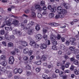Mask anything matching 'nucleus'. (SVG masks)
<instances>
[{
	"label": "nucleus",
	"mask_w": 79,
	"mask_h": 79,
	"mask_svg": "<svg viewBox=\"0 0 79 79\" xmlns=\"http://www.w3.org/2000/svg\"><path fill=\"white\" fill-rule=\"evenodd\" d=\"M51 24L53 26H58L59 25L58 24L56 23H52Z\"/></svg>",
	"instance_id": "38"
},
{
	"label": "nucleus",
	"mask_w": 79,
	"mask_h": 79,
	"mask_svg": "<svg viewBox=\"0 0 79 79\" xmlns=\"http://www.w3.org/2000/svg\"><path fill=\"white\" fill-rule=\"evenodd\" d=\"M59 48L62 50H64L66 49L65 46L63 44H61L59 47Z\"/></svg>",
	"instance_id": "16"
},
{
	"label": "nucleus",
	"mask_w": 79,
	"mask_h": 79,
	"mask_svg": "<svg viewBox=\"0 0 79 79\" xmlns=\"http://www.w3.org/2000/svg\"><path fill=\"white\" fill-rule=\"evenodd\" d=\"M32 63V60H28L27 62L25 63L26 64H31Z\"/></svg>",
	"instance_id": "42"
},
{
	"label": "nucleus",
	"mask_w": 79,
	"mask_h": 79,
	"mask_svg": "<svg viewBox=\"0 0 79 79\" xmlns=\"http://www.w3.org/2000/svg\"><path fill=\"white\" fill-rule=\"evenodd\" d=\"M64 7L66 9H68V6H69V4H66L64 3Z\"/></svg>",
	"instance_id": "37"
},
{
	"label": "nucleus",
	"mask_w": 79,
	"mask_h": 79,
	"mask_svg": "<svg viewBox=\"0 0 79 79\" xmlns=\"http://www.w3.org/2000/svg\"><path fill=\"white\" fill-rule=\"evenodd\" d=\"M42 78L44 79H47L48 78V76L47 75L43 74L42 75Z\"/></svg>",
	"instance_id": "29"
},
{
	"label": "nucleus",
	"mask_w": 79,
	"mask_h": 79,
	"mask_svg": "<svg viewBox=\"0 0 79 79\" xmlns=\"http://www.w3.org/2000/svg\"><path fill=\"white\" fill-rule=\"evenodd\" d=\"M19 43L23 47H26L27 45V43L25 41H19Z\"/></svg>",
	"instance_id": "14"
},
{
	"label": "nucleus",
	"mask_w": 79,
	"mask_h": 79,
	"mask_svg": "<svg viewBox=\"0 0 79 79\" xmlns=\"http://www.w3.org/2000/svg\"><path fill=\"white\" fill-rule=\"evenodd\" d=\"M8 73H9L7 76L8 77H12V74H11V73H10V72H8Z\"/></svg>",
	"instance_id": "48"
},
{
	"label": "nucleus",
	"mask_w": 79,
	"mask_h": 79,
	"mask_svg": "<svg viewBox=\"0 0 79 79\" xmlns=\"http://www.w3.org/2000/svg\"><path fill=\"white\" fill-rule=\"evenodd\" d=\"M28 58H29L27 56H25L23 58V60L25 61H27V60H28Z\"/></svg>",
	"instance_id": "47"
},
{
	"label": "nucleus",
	"mask_w": 79,
	"mask_h": 79,
	"mask_svg": "<svg viewBox=\"0 0 79 79\" xmlns=\"http://www.w3.org/2000/svg\"><path fill=\"white\" fill-rule=\"evenodd\" d=\"M70 69L72 71H73V70L74 71L75 69H76V67L73 65H72L70 67Z\"/></svg>",
	"instance_id": "18"
},
{
	"label": "nucleus",
	"mask_w": 79,
	"mask_h": 79,
	"mask_svg": "<svg viewBox=\"0 0 79 79\" xmlns=\"http://www.w3.org/2000/svg\"><path fill=\"white\" fill-rule=\"evenodd\" d=\"M54 15L53 13H51L49 14V16L50 18H52L54 17Z\"/></svg>",
	"instance_id": "25"
},
{
	"label": "nucleus",
	"mask_w": 79,
	"mask_h": 79,
	"mask_svg": "<svg viewBox=\"0 0 79 79\" xmlns=\"http://www.w3.org/2000/svg\"><path fill=\"white\" fill-rule=\"evenodd\" d=\"M11 20L10 19H9L8 21H5L4 23H3V24L4 25H6V24H7V26H11Z\"/></svg>",
	"instance_id": "10"
},
{
	"label": "nucleus",
	"mask_w": 79,
	"mask_h": 79,
	"mask_svg": "<svg viewBox=\"0 0 79 79\" xmlns=\"http://www.w3.org/2000/svg\"><path fill=\"white\" fill-rule=\"evenodd\" d=\"M27 23V19H25V20H24V23H21V27L22 28H23V29L24 31H25V30H27V27H26L24 25V23Z\"/></svg>",
	"instance_id": "6"
},
{
	"label": "nucleus",
	"mask_w": 79,
	"mask_h": 79,
	"mask_svg": "<svg viewBox=\"0 0 79 79\" xmlns=\"http://www.w3.org/2000/svg\"><path fill=\"white\" fill-rule=\"evenodd\" d=\"M2 2L3 3H8L9 1L6 0H2Z\"/></svg>",
	"instance_id": "57"
},
{
	"label": "nucleus",
	"mask_w": 79,
	"mask_h": 79,
	"mask_svg": "<svg viewBox=\"0 0 79 79\" xmlns=\"http://www.w3.org/2000/svg\"><path fill=\"white\" fill-rule=\"evenodd\" d=\"M13 34H16L18 36H21L22 34H21V32L20 31H18V30H16L15 31H13L12 32Z\"/></svg>",
	"instance_id": "9"
},
{
	"label": "nucleus",
	"mask_w": 79,
	"mask_h": 79,
	"mask_svg": "<svg viewBox=\"0 0 79 79\" xmlns=\"http://www.w3.org/2000/svg\"><path fill=\"white\" fill-rule=\"evenodd\" d=\"M64 58L65 60H68L69 59V57L67 55H65L64 56Z\"/></svg>",
	"instance_id": "62"
},
{
	"label": "nucleus",
	"mask_w": 79,
	"mask_h": 79,
	"mask_svg": "<svg viewBox=\"0 0 79 79\" xmlns=\"http://www.w3.org/2000/svg\"><path fill=\"white\" fill-rule=\"evenodd\" d=\"M74 63L76 65H77V64L79 63V62H78V60H74Z\"/></svg>",
	"instance_id": "39"
},
{
	"label": "nucleus",
	"mask_w": 79,
	"mask_h": 79,
	"mask_svg": "<svg viewBox=\"0 0 79 79\" xmlns=\"http://www.w3.org/2000/svg\"><path fill=\"white\" fill-rule=\"evenodd\" d=\"M76 48L74 46H71L69 47V49L71 51H75V52H74V53H79V50L77 49H76Z\"/></svg>",
	"instance_id": "5"
},
{
	"label": "nucleus",
	"mask_w": 79,
	"mask_h": 79,
	"mask_svg": "<svg viewBox=\"0 0 79 79\" xmlns=\"http://www.w3.org/2000/svg\"><path fill=\"white\" fill-rule=\"evenodd\" d=\"M30 45L31 46H33L35 47V48H38L39 47V45L38 44H37L34 41H31L30 43Z\"/></svg>",
	"instance_id": "4"
},
{
	"label": "nucleus",
	"mask_w": 79,
	"mask_h": 79,
	"mask_svg": "<svg viewBox=\"0 0 79 79\" xmlns=\"http://www.w3.org/2000/svg\"><path fill=\"white\" fill-rule=\"evenodd\" d=\"M72 53V52L70 51H68L67 54L68 55H70Z\"/></svg>",
	"instance_id": "56"
},
{
	"label": "nucleus",
	"mask_w": 79,
	"mask_h": 79,
	"mask_svg": "<svg viewBox=\"0 0 79 79\" xmlns=\"http://www.w3.org/2000/svg\"><path fill=\"white\" fill-rule=\"evenodd\" d=\"M30 75H31V72L28 71L27 72V76H29Z\"/></svg>",
	"instance_id": "51"
},
{
	"label": "nucleus",
	"mask_w": 79,
	"mask_h": 79,
	"mask_svg": "<svg viewBox=\"0 0 79 79\" xmlns=\"http://www.w3.org/2000/svg\"><path fill=\"white\" fill-rule=\"evenodd\" d=\"M34 23L33 21H31L30 22L29 24H28L27 25L28 27H31V26H32V25H33Z\"/></svg>",
	"instance_id": "23"
},
{
	"label": "nucleus",
	"mask_w": 79,
	"mask_h": 79,
	"mask_svg": "<svg viewBox=\"0 0 79 79\" xmlns=\"http://www.w3.org/2000/svg\"><path fill=\"white\" fill-rule=\"evenodd\" d=\"M41 49L42 50H44V49H46L47 48V46L46 44H41V46L40 47Z\"/></svg>",
	"instance_id": "13"
},
{
	"label": "nucleus",
	"mask_w": 79,
	"mask_h": 79,
	"mask_svg": "<svg viewBox=\"0 0 79 79\" xmlns=\"http://www.w3.org/2000/svg\"><path fill=\"white\" fill-rule=\"evenodd\" d=\"M61 38V36L60 35L58 34L57 37L56 35H53V34H52L51 36L50 39L51 40L53 41L54 40H60Z\"/></svg>",
	"instance_id": "2"
},
{
	"label": "nucleus",
	"mask_w": 79,
	"mask_h": 79,
	"mask_svg": "<svg viewBox=\"0 0 79 79\" xmlns=\"http://www.w3.org/2000/svg\"><path fill=\"white\" fill-rule=\"evenodd\" d=\"M14 73V74H17L18 73V69H15L13 70Z\"/></svg>",
	"instance_id": "31"
},
{
	"label": "nucleus",
	"mask_w": 79,
	"mask_h": 79,
	"mask_svg": "<svg viewBox=\"0 0 79 79\" xmlns=\"http://www.w3.org/2000/svg\"><path fill=\"white\" fill-rule=\"evenodd\" d=\"M32 33V30H30L27 31V33L29 35L31 34Z\"/></svg>",
	"instance_id": "50"
},
{
	"label": "nucleus",
	"mask_w": 79,
	"mask_h": 79,
	"mask_svg": "<svg viewBox=\"0 0 79 79\" xmlns=\"http://www.w3.org/2000/svg\"><path fill=\"white\" fill-rule=\"evenodd\" d=\"M28 55L29 56H31L32 55V53H33V51L30 50L29 51H28Z\"/></svg>",
	"instance_id": "32"
},
{
	"label": "nucleus",
	"mask_w": 79,
	"mask_h": 79,
	"mask_svg": "<svg viewBox=\"0 0 79 79\" xmlns=\"http://www.w3.org/2000/svg\"><path fill=\"white\" fill-rule=\"evenodd\" d=\"M7 19V18H6V17L5 18H3V17L0 15V21H3L4 20H6Z\"/></svg>",
	"instance_id": "21"
},
{
	"label": "nucleus",
	"mask_w": 79,
	"mask_h": 79,
	"mask_svg": "<svg viewBox=\"0 0 79 79\" xmlns=\"http://www.w3.org/2000/svg\"><path fill=\"white\" fill-rule=\"evenodd\" d=\"M35 7L36 9H39L40 7V5H35Z\"/></svg>",
	"instance_id": "52"
},
{
	"label": "nucleus",
	"mask_w": 79,
	"mask_h": 79,
	"mask_svg": "<svg viewBox=\"0 0 79 79\" xmlns=\"http://www.w3.org/2000/svg\"><path fill=\"white\" fill-rule=\"evenodd\" d=\"M52 48L53 50H56L57 49V47L56 46L54 45L52 47Z\"/></svg>",
	"instance_id": "44"
},
{
	"label": "nucleus",
	"mask_w": 79,
	"mask_h": 79,
	"mask_svg": "<svg viewBox=\"0 0 79 79\" xmlns=\"http://www.w3.org/2000/svg\"><path fill=\"white\" fill-rule=\"evenodd\" d=\"M1 72H5L6 73H7V71H6L5 69V68L3 67L1 69Z\"/></svg>",
	"instance_id": "27"
},
{
	"label": "nucleus",
	"mask_w": 79,
	"mask_h": 79,
	"mask_svg": "<svg viewBox=\"0 0 79 79\" xmlns=\"http://www.w3.org/2000/svg\"><path fill=\"white\" fill-rule=\"evenodd\" d=\"M8 46L9 47H13V44L11 42H10L8 43Z\"/></svg>",
	"instance_id": "26"
},
{
	"label": "nucleus",
	"mask_w": 79,
	"mask_h": 79,
	"mask_svg": "<svg viewBox=\"0 0 79 79\" xmlns=\"http://www.w3.org/2000/svg\"><path fill=\"white\" fill-rule=\"evenodd\" d=\"M61 40H62V42H64L65 41V39L64 38L62 37L61 38Z\"/></svg>",
	"instance_id": "63"
},
{
	"label": "nucleus",
	"mask_w": 79,
	"mask_h": 79,
	"mask_svg": "<svg viewBox=\"0 0 79 79\" xmlns=\"http://www.w3.org/2000/svg\"><path fill=\"white\" fill-rule=\"evenodd\" d=\"M26 69H31V67L29 65H27L26 66Z\"/></svg>",
	"instance_id": "34"
},
{
	"label": "nucleus",
	"mask_w": 79,
	"mask_h": 79,
	"mask_svg": "<svg viewBox=\"0 0 79 79\" xmlns=\"http://www.w3.org/2000/svg\"><path fill=\"white\" fill-rule=\"evenodd\" d=\"M1 64L3 66H5L7 65V62L6 61H4L1 63Z\"/></svg>",
	"instance_id": "24"
},
{
	"label": "nucleus",
	"mask_w": 79,
	"mask_h": 79,
	"mask_svg": "<svg viewBox=\"0 0 79 79\" xmlns=\"http://www.w3.org/2000/svg\"><path fill=\"white\" fill-rule=\"evenodd\" d=\"M56 10L58 13L55 17V19L63 18L65 16L64 15H66V13H67L66 10L63 9L62 7L60 6L57 7Z\"/></svg>",
	"instance_id": "1"
},
{
	"label": "nucleus",
	"mask_w": 79,
	"mask_h": 79,
	"mask_svg": "<svg viewBox=\"0 0 79 79\" xmlns=\"http://www.w3.org/2000/svg\"><path fill=\"white\" fill-rule=\"evenodd\" d=\"M35 64H36L37 65H40L41 64V61L39 60L38 61H37L35 62Z\"/></svg>",
	"instance_id": "33"
},
{
	"label": "nucleus",
	"mask_w": 79,
	"mask_h": 79,
	"mask_svg": "<svg viewBox=\"0 0 79 79\" xmlns=\"http://www.w3.org/2000/svg\"><path fill=\"white\" fill-rule=\"evenodd\" d=\"M6 58V57L5 56L3 55H2L0 56V59H1V60H5Z\"/></svg>",
	"instance_id": "28"
},
{
	"label": "nucleus",
	"mask_w": 79,
	"mask_h": 79,
	"mask_svg": "<svg viewBox=\"0 0 79 79\" xmlns=\"http://www.w3.org/2000/svg\"><path fill=\"white\" fill-rule=\"evenodd\" d=\"M0 32L1 33V34L2 35H3L5 34V31L3 30H2L0 31Z\"/></svg>",
	"instance_id": "43"
},
{
	"label": "nucleus",
	"mask_w": 79,
	"mask_h": 79,
	"mask_svg": "<svg viewBox=\"0 0 79 79\" xmlns=\"http://www.w3.org/2000/svg\"><path fill=\"white\" fill-rule=\"evenodd\" d=\"M71 64V63L69 62H67L66 63L65 65V67L66 68H68L69 67V65Z\"/></svg>",
	"instance_id": "20"
},
{
	"label": "nucleus",
	"mask_w": 79,
	"mask_h": 79,
	"mask_svg": "<svg viewBox=\"0 0 79 79\" xmlns=\"http://www.w3.org/2000/svg\"><path fill=\"white\" fill-rule=\"evenodd\" d=\"M47 32V30L46 29H44L43 30V34H46V32Z\"/></svg>",
	"instance_id": "61"
},
{
	"label": "nucleus",
	"mask_w": 79,
	"mask_h": 79,
	"mask_svg": "<svg viewBox=\"0 0 79 79\" xmlns=\"http://www.w3.org/2000/svg\"><path fill=\"white\" fill-rule=\"evenodd\" d=\"M35 37L36 40L39 41L42 38V35L40 34H38L35 36Z\"/></svg>",
	"instance_id": "11"
},
{
	"label": "nucleus",
	"mask_w": 79,
	"mask_h": 79,
	"mask_svg": "<svg viewBox=\"0 0 79 79\" xmlns=\"http://www.w3.org/2000/svg\"><path fill=\"white\" fill-rule=\"evenodd\" d=\"M75 38L76 39V40H79V35H77L75 36Z\"/></svg>",
	"instance_id": "58"
},
{
	"label": "nucleus",
	"mask_w": 79,
	"mask_h": 79,
	"mask_svg": "<svg viewBox=\"0 0 79 79\" xmlns=\"http://www.w3.org/2000/svg\"><path fill=\"white\" fill-rule=\"evenodd\" d=\"M15 52L16 53H18V52H19V49L16 48H15Z\"/></svg>",
	"instance_id": "60"
},
{
	"label": "nucleus",
	"mask_w": 79,
	"mask_h": 79,
	"mask_svg": "<svg viewBox=\"0 0 79 79\" xmlns=\"http://www.w3.org/2000/svg\"><path fill=\"white\" fill-rule=\"evenodd\" d=\"M12 23L13 24H14L15 26H18L19 21L17 20H15Z\"/></svg>",
	"instance_id": "15"
},
{
	"label": "nucleus",
	"mask_w": 79,
	"mask_h": 79,
	"mask_svg": "<svg viewBox=\"0 0 79 79\" xmlns=\"http://www.w3.org/2000/svg\"><path fill=\"white\" fill-rule=\"evenodd\" d=\"M40 5L41 6H44L45 5V2L44 1H42L40 2Z\"/></svg>",
	"instance_id": "40"
},
{
	"label": "nucleus",
	"mask_w": 79,
	"mask_h": 79,
	"mask_svg": "<svg viewBox=\"0 0 79 79\" xmlns=\"http://www.w3.org/2000/svg\"><path fill=\"white\" fill-rule=\"evenodd\" d=\"M70 41L71 42V45L75 46L77 44L76 43L74 42L76 41V39L75 38H71L70 39Z\"/></svg>",
	"instance_id": "7"
},
{
	"label": "nucleus",
	"mask_w": 79,
	"mask_h": 79,
	"mask_svg": "<svg viewBox=\"0 0 79 79\" xmlns=\"http://www.w3.org/2000/svg\"><path fill=\"white\" fill-rule=\"evenodd\" d=\"M35 29L36 31H39V30H40V26L39 25H37L35 26Z\"/></svg>",
	"instance_id": "30"
},
{
	"label": "nucleus",
	"mask_w": 79,
	"mask_h": 79,
	"mask_svg": "<svg viewBox=\"0 0 79 79\" xmlns=\"http://www.w3.org/2000/svg\"><path fill=\"white\" fill-rule=\"evenodd\" d=\"M59 75L60 77H62L63 76V72L61 71L59 72Z\"/></svg>",
	"instance_id": "45"
},
{
	"label": "nucleus",
	"mask_w": 79,
	"mask_h": 79,
	"mask_svg": "<svg viewBox=\"0 0 79 79\" xmlns=\"http://www.w3.org/2000/svg\"><path fill=\"white\" fill-rule=\"evenodd\" d=\"M30 17L31 18H35L36 17V14L34 12H33L32 13L31 15H30Z\"/></svg>",
	"instance_id": "19"
},
{
	"label": "nucleus",
	"mask_w": 79,
	"mask_h": 79,
	"mask_svg": "<svg viewBox=\"0 0 79 79\" xmlns=\"http://www.w3.org/2000/svg\"><path fill=\"white\" fill-rule=\"evenodd\" d=\"M18 73L19 74H21L23 73V70L22 69H18Z\"/></svg>",
	"instance_id": "36"
},
{
	"label": "nucleus",
	"mask_w": 79,
	"mask_h": 79,
	"mask_svg": "<svg viewBox=\"0 0 79 79\" xmlns=\"http://www.w3.org/2000/svg\"><path fill=\"white\" fill-rule=\"evenodd\" d=\"M48 10H51L52 12L53 13H55V12L56 11V8L55 7H54L52 8V6L51 5H49L48 6Z\"/></svg>",
	"instance_id": "8"
},
{
	"label": "nucleus",
	"mask_w": 79,
	"mask_h": 79,
	"mask_svg": "<svg viewBox=\"0 0 79 79\" xmlns=\"http://www.w3.org/2000/svg\"><path fill=\"white\" fill-rule=\"evenodd\" d=\"M6 39L7 40H10V36L8 34H6L5 35Z\"/></svg>",
	"instance_id": "41"
},
{
	"label": "nucleus",
	"mask_w": 79,
	"mask_h": 79,
	"mask_svg": "<svg viewBox=\"0 0 79 79\" xmlns=\"http://www.w3.org/2000/svg\"><path fill=\"white\" fill-rule=\"evenodd\" d=\"M15 61V58L12 56H10L9 59V63L10 64H13L14 63Z\"/></svg>",
	"instance_id": "12"
},
{
	"label": "nucleus",
	"mask_w": 79,
	"mask_h": 79,
	"mask_svg": "<svg viewBox=\"0 0 79 79\" xmlns=\"http://www.w3.org/2000/svg\"><path fill=\"white\" fill-rule=\"evenodd\" d=\"M25 13H27V14L29 13L30 12V9H27L25 10Z\"/></svg>",
	"instance_id": "55"
},
{
	"label": "nucleus",
	"mask_w": 79,
	"mask_h": 79,
	"mask_svg": "<svg viewBox=\"0 0 79 79\" xmlns=\"http://www.w3.org/2000/svg\"><path fill=\"white\" fill-rule=\"evenodd\" d=\"M65 44L66 45H69V44H70V41H66V43Z\"/></svg>",
	"instance_id": "49"
},
{
	"label": "nucleus",
	"mask_w": 79,
	"mask_h": 79,
	"mask_svg": "<svg viewBox=\"0 0 79 79\" xmlns=\"http://www.w3.org/2000/svg\"><path fill=\"white\" fill-rule=\"evenodd\" d=\"M62 77L63 79H66V78H67V76H66V75H63Z\"/></svg>",
	"instance_id": "64"
},
{
	"label": "nucleus",
	"mask_w": 79,
	"mask_h": 79,
	"mask_svg": "<svg viewBox=\"0 0 79 79\" xmlns=\"http://www.w3.org/2000/svg\"><path fill=\"white\" fill-rule=\"evenodd\" d=\"M74 72L75 74H76L77 75H78L79 73H78V71H77V69H75V70H74Z\"/></svg>",
	"instance_id": "54"
},
{
	"label": "nucleus",
	"mask_w": 79,
	"mask_h": 79,
	"mask_svg": "<svg viewBox=\"0 0 79 79\" xmlns=\"http://www.w3.org/2000/svg\"><path fill=\"white\" fill-rule=\"evenodd\" d=\"M36 71L37 73H39L40 71V68H37L36 69Z\"/></svg>",
	"instance_id": "53"
},
{
	"label": "nucleus",
	"mask_w": 79,
	"mask_h": 79,
	"mask_svg": "<svg viewBox=\"0 0 79 79\" xmlns=\"http://www.w3.org/2000/svg\"><path fill=\"white\" fill-rule=\"evenodd\" d=\"M48 37V35L46 34H45L43 36V39H45V43L47 45H50V40H47V37Z\"/></svg>",
	"instance_id": "3"
},
{
	"label": "nucleus",
	"mask_w": 79,
	"mask_h": 79,
	"mask_svg": "<svg viewBox=\"0 0 79 79\" xmlns=\"http://www.w3.org/2000/svg\"><path fill=\"white\" fill-rule=\"evenodd\" d=\"M29 52V49L27 48H25L23 50V52L24 54H27Z\"/></svg>",
	"instance_id": "17"
},
{
	"label": "nucleus",
	"mask_w": 79,
	"mask_h": 79,
	"mask_svg": "<svg viewBox=\"0 0 79 79\" xmlns=\"http://www.w3.org/2000/svg\"><path fill=\"white\" fill-rule=\"evenodd\" d=\"M37 16L39 18H42V15L40 13H38Z\"/></svg>",
	"instance_id": "35"
},
{
	"label": "nucleus",
	"mask_w": 79,
	"mask_h": 79,
	"mask_svg": "<svg viewBox=\"0 0 79 79\" xmlns=\"http://www.w3.org/2000/svg\"><path fill=\"white\" fill-rule=\"evenodd\" d=\"M47 57H45L44 56H42L41 58V61H45V60H47Z\"/></svg>",
	"instance_id": "22"
},
{
	"label": "nucleus",
	"mask_w": 79,
	"mask_h": 79,
	"mask_svg": "<svg viewBox=\"0 0 79 79\" xmlns=\"http://www.w3.org/2000/svg\"><path fill=\"white\" fill-rule=\"evenodd\" d=\"M42 14H43V15H48V12L46 11H44V12L42 13Z\"/></svg>",
	"instance_id": "46"
},
{
	"label": "nucleus",
	"mask_w": 79,
	"mask_h": 79,
	"mask_svg": "<svg viewBox=\"0 0 79 79\" xmlns=\"http://www.w3.org/2000/svg\"><path fill=\"white\" fill-rule=\"evenodd\" d=\"M53 45H54V46L56 45H57V41H55L53 42Z\"/></svg>",
	"instance_id": "59"
}]
</instances>
